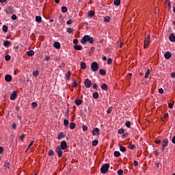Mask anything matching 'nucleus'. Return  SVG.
<instances>
[{
	"label": "nucleus",
	"instance_id": "26",
	"mask_svg": "<svg viewBox=\"0 0 175 175\" xmlns=\"http://www.w3.org/2000/svg\"><path fill=\"white\" fill-rule=\"evenodd\" d=\"M119 147H120V150L122 152H125L126 151V148L124 147L122 145H120Z\"/></svg>",
	"mask_w": 175,
	"mask_h": 175
},
{
	"label": "nucleus",
	"instance_id": "23",
	"mask_svg": "<svg viewBox=\"0 0 175 175\" xmlns=\"http://www.w3.org/2000/svg\"><path fill=\"white\" fill-rule=\"evenodd\" d=\"M94 16H95V12H94V11L90 10L88 12V17H90L91 18H92V17H94Z\"/></svg>",
	"mask_w": 175,
	"mask_h": 175
},
{
	"label": "nucleus",
	"instance_id": "14",
	"mask_svg": "<svg viewBox=\"0 0 175 175\" xmlns=\"http://www.w3.org/2000/svg\"><path fill=\"white\" fill-rule=\"evenodd\" d=\"M75 103L77 105V106H80V105L83 104V100L81 99L77 98L75 100Z\"/></svg>",
	"mask_w": 175,
	"mask_h": 175
},
{
	"label": "nucleus",
	"instance_id": "39",
	"mask_svg": "<svg viewBox=\"0 0 175 175\" xmlns=\"http://www.w3.org/2000/svg\"><path fill=\"white\" fill-rule=\"evenodd\" d=\"M3 166L5 167V169H10L9 166H10V163H5Z\"/></svg>",
	"mask_w": 175,
	"mask_h": 175
},
{
	"label": "nucleus",
	"instance_id": "40",
	"mask_svg": "<svg viewBox=\"0 0 175 175\" xmlns=\"http://www.w3.org/2000/svg\"><path fill=\"white\" fill-rule=\"evenodd\" d=\"M111 111H113V107H109L108 108V109L107 110V113L110 114V113H111Z\"/></svg>",
	"mask_w": 175,
	"mask_h": 175
},
{
	"label": "nucleus",
	"instance_id": "47",
	"mask_svg": "<svg viewBox=\"0 0 175 175\" xmlns=\"http://www.w3.org/2000/svg\"><path fill=\"white\" fill-rule=\"evenodd\" d=\"M123 173H124V171L122 170H119L117 172V174L118 175H122Z\"/></svg>",
	"mask_w": 175,
	"mask_h": 175
},
{
	"label": "nucleus",
	"instance_id": "4",
	"mask_svg": "<svg viewBox=\"0 0 175 175\" xmlns=\"http://www.w3.org/2000/svg\"><path fill=\"white\" fill-rule=\"evenodd\" d=\"M99 69V65H98V63L96 62H94L91 64V70L92 72H96Z\"/></svg>",
	"mask_w": 175,
	"mask_h": 175
},
{
	"label": "nucleus",
	"instance_id": "52",
	"mask_svg": "<svg viewBox=\"0 0 175 175\" xmlns=\"http://www.w3.org/2000/svg\"><path fill=\"white\" fill-rule=\"evenodd\" d=\"M5 61H10V55H5Z\"/></svg>",
	"mask_w": 175,
	"mask_h": 175
},
{
	"label": "nucleus",
	"instance_id": "1",
	"mask_svg": "<svg viewBox=\"0 0 175 175\" xmlns=\"http://www.w3.org/2000/svg\"><path fill=\"white\" fill-rule=\"evenodd\" d=\"M87 42H89L90 44H92V43H94V38L89 35L84 36L81 40V43H82V44H85Z\"/></svg>",
	"mask_w": 175,
	"mask_h": 175
},
{
	"label": "nucleus",
	"instance_id": "48",
	"mask_svg": "<svg viewBox=\"0 0 175 175\" xmlns=\"http://www.w3.org/2000/svg\"><path fill=\"white\" fill-rule=\"evenodd\" d=\"M173 106H174V101L172 102V103H170V104L168 105V107H169L170 109H173Z\"/></svg>",
	"mask_w": 175,
	"mask_h": 175
},
{
	"label": "nucleus",
	"instance_id": "61",
	"mask_svg": "<svg viewBox=\"0 0 175 175\" xmlns=\"http://www.w3.org/2000/svg\"><path fill=\"white\" fill-rule=\"evenodd\" d=\"M3 152V147L0 146V154Z\"/></svg>",
	"mask_w": 175,
	"mask_h": 175
},
{
	"label": "nucleus",
	"instance_id": "5",
	"mask_svg": "<svg viewBox=\"0 0 175 175\" xmlns=\"http://www.w3.org/2000/svg\"><path fill=\"white\" fill-rule=\"evenodd\" d=\"M55 152L57 154L58 158H62V154H64V152L59 146L56 147Z\"/></svg>",
	"mask_w": 175,
	"mask_h": 175
},
{
	"label": "nucleus",
	"instance_id": "35",
	"mask_svg": "<svg viewBox=\"0 0 175 175\" xmlns=\"http://www.w3.org/2000/svg\"><path fill=\"white\" fill-rule=\"evenodd\" d=\"M70 128L71 129H73L74 128H76V124H75V122H72L70 124Z\"/></svg>",
	"mask_w": 175,
	"mask_h": 175
},
{
	"label": "nucleus",
	"instance_id": "64",
	"mask_svg": "<svg viewBox=\"0 0 175 175\" xmlns=\"http://www.w3.org/2000/svg\"><path fill=\"white\" fill-rule=\"evenodd\" d=\"M171 77H172V78L175 77V72H172Z\"/></svg>",
	"mask_w": 175,
	"mask_h": 175
},
{
	"label": "nucleus",
	"instance_id": "63",
	"mask_svg": "<svg viewBox=\"0 0 175 175\" xmlns=\"http://www.w3.org/2000/svg\"><path fill=\"white\" fill-rule=\"evenodd\" d=\"M172 142L175 144V135L172 137Z\"/></svg>",
	"mask_w": 175,
	"mask_h": 175
},
{
	"label": "nucleus",
	"instance_id": "56",
	"mask_svg": "<svg viewBox=\"0 0 175 175\" xmlns=\"http://www.w3.org/2000/svg\"><path fill=\"white\" fill-rule=\"evenodd\" d=\"M12 20H17V16L16 14H13L12 16Z\"/></svg>",
	"mask_w": 175,
	"mask_h": 175
},
{
	"label": "nucleus",
	"instance_id": "46",
	"mask_svg": "<svg viewBox=\"0 0 175 175\" xmlns=\"http://www.w3.org/2000/svg\"><path fill=\"white\" fill-rule=\"evenodd\" d=\"M31 107L35 109V107H38V103H36V102H33L31 103Z\"/></svg>",
	"mask_w": 175,
	"mask_h": 175
},
{
	"label": "nucleus",
	"instance_id": "28",
	"mask_svg": "<svg viewBox=\"0 0 175 175\" xmlns=\"http://www.w3.org/2000/svg\"><path fill=\"white\" fill-rule=\"evenodd\" d=\"M113 155L116 158H118V157H121V153H120V152H118V151H115L113 153Z\"/></svg>",
	"mask_w": 175,
	"mask_h": 175
},
{
	"label": "nucleus",
	"instance_id": "54",
	"mask_svg": "<svg viewBox=\"0 0 175 175\" xmlns=\"http://www.w3.org/2000/svg\"><path fill=\"white\" fill-rule=\"evenodd\" d=\"M65 116L69 118V108H67V111L66 112Z\"/></svg>",
	"mask_w": 175,
	"mask_h": 175
},
{
	"label": "nucleus",
	"instance_id": "19",
	"mask_svg": "<svg viewBox=\"0 0 175 175\" xmlns=\"http://www.w3.org/2000/svg\"><path fill=\"white\" fill-rule=\"evenodd\" d=\"M27 55H29V57H32L33 55H35V52L33 51V50H30L27 52Z\"/></svg>",
	"mask_w": 175,
	"mask_h": 175
},
{
	"label": "nucleus",
	"instance_id": "58",
	"mask_svg": "<svg viewBox=\"0 0 175 175\" xmlns=\"http://www.w3.org/2000/svg\"><path fill=\"white\" fill-rule=\"evenodd\" d=\"M66 23H67L68 25H70V24H72V23H73V21L70 19Z\"/></svg>",
	"mask_w": 175,
	"mask_h": 175
},
{
	"label": "nucleus",
	"instance_id": "31",
	"mask_svg": "<svg viewBox=\"0 0 175 175\" xmlns=\"http://www.w3.org/2000/svg\"><path fill=\"white\" fill-rule=\"evenodd\" d=\"M98 139H95V140L92 141V145L94 147H95L96 146H98Z\"/></svg>",
	"mask_w": 175,
	"mask_h": 175
},
{
	"label": "nucleus",
	"instance_id": "11",
	"mask_svg": "<svg viewBox=\"0 0 175 175\" xmlns=\"http://www.w3.org/2000/svg\"><path fill=\"white\" fill-rule=\"evenodd\" d=\"M162 146L167 147L169 146V139L167 138H164L162 141Z\"/></svg>",
	"mask_w": 175,
	"mask_h": 175
},
{
	"label": "nucleus",
	"instance_id": "34",
	"mask_svg": "<svg viewBox=\"0 0 175 175\" xmlns=\"http://www.w3.org/2000/svg\"><path fill=\"white\" fill-rule=\"evenodd\" d=\"M105 23H109L110 22V16H105L104 17Z\"/></svg>",
	"mask_w": 175,
	"mask_h": 175
},
{
	"label": "nucleus",
	"instance_id": "8",
	"mask_svg": "<svg viewBox=\"0 0 175 175\" xmlns=\"http://www.w3.org/2000/svg\"><path fill=\"white\" fill-rule=\"evenodd\" d=\"M16 98H17V93L16 92V91L12 92V93L10 95V99L11 100H16Z\"/></svg>",
	"mask_w": 175,
	"mask_h": 175
},
{
	"label": "nucleus",
	"instance_id": "33",
	"mask_svg": "<svg viewBox=\"0 0 175 175\" xmlns=\"http://www.w3.org/2000/svg\"><path fill=\"white\" fill-rule=\"evenodd\" d=\"M64 126H68L69 125V120L67 119L64 120Z\"/></svg>",
	"mask_w": 175,
	"mask_h": 175
},
{
	"label": "nucleus",
	"instance_id": "3",
	"mask_svg": "<svg viewBox=\"0 0 175 175\" xmlns=\"http://www.w3.org/2000/svg\"><path fill=\"white\" fill-rule=\"evenodd\" d=\"M4 12L6 13V14H13V13H14V8H13L12 5H7Z\"/></svg>",
	"mask_w": 175,
	"mask_h": 175
},
{
	"label": "nucleus",
	"instance_id": "62",
	"mask_svg": "<svg viewBox=\"0 0 175 175\" xmlns=\"http://www.w3.org/2000/svg\"><path fill=\"white\" fill-rule=\"evenodd\" d=\"M159 94H163V89L162 88L159 89Z\"/></svg>",
	"mask_w": 175,
	"mask_h": 175
},
{
	"label": "nucleus",
	"instance_id": "6",
	"mask_svg": "<svg viewBox=\"0 0 175 175\" xmlns=\"http://www.w3.org/2000/svg\"><path fill=\"white\" fill-rule=\"evenodd\" d=\"M84 84L86 88H90L91 85H92V83H91V80L88 79H86L85 80Z\"/></svg>",
	"mask_w": 175,
	"mask_h": 175
},
{
	"label": "nucleus",
	"instance_id": "36",
	"mask_svg": "<svg viewBox=\"0 0 175 175\" xmlns=\"http://www.w3.org/2000/svg\"><path fill=\"white\" fill-rule=\"evenodd\" d=\"M62 12L63 13H66V12H68V8H66L65 6L62 7Z\"/></svg>",
	"mask_w": 175,
	"mask_h": 175
},
{
	"label": "nucleus",
	"instance_id": "25",
	"mask_svg": "<svg viewBox=\"0 0 175 175\" xmlns=\"http://www.w3.org/2000/svg\"><path fill=\"white\" fill-rule=\"evenodd\" d=\"M33 76L34 77H38V76H39V70H33Z\"/></svg>",
	"mask_w": 175,
	"mask_h": 175
},
{
	"label": "nucleus",
	"instance_id": "32",
	"mask_svg": "<svg viewBox=\"0 0 175 175\" xmlns=\"http://www.w3.org/2000/svg\"><path fill=\"white\" fill-rule=\"evenodd\" d=\"M124 132L125 130L124 129H120L118 131V133H119V135H124Z\"/></svg>",
	"mask_w": 175,
	"mask_h": 175
},
{
	"label": "nucleus",
	"instance_id": "51",
	"mask_svg": "<svg viewBox=\"0 0 175 175\" xmlns=\"http://www.w3.org/2000/svg\"><path fill=\"white\" fill-rule=\"evenodd\" d=\"M111 62H113V60L111 59V58H109L107 59V64L108 65H111Z\"/></svg>",
	"mask_w": 175,
	"mask_h": 175
},
{
	"label": "nucleus",
	"instance_id": "16",
	"mask_svg": "<svg viewBox=\"0 0 175 175\" xmlns=\"http://www.w3.org/2000/svg\"><path fill=\"white\" fill-rule=\"evenodd\" d=\"M70 76H72V72L70 71H68L65 75V77L66 80H70Z\"/></svg>",
	"mask_w": 175,
	"mask_h": 175
},
{
	"label": "nucleus",
	"instance_id": "27",
	"mask_svg": "<svg viewBox=\"0 0 175 175\" xmlns=\"http://www.w3.org/2000/svg\"><path fill=\"white\" fill-rule=\"evenodd\" d=\"M99 73L101 76H105L106 75V70L104 69H100Z\"/></svg>",
	"mask_w": 175,
	"mask_h": 175
},
{
	"label": "nucleus",
	"instance_id": "21",
	"mask_svg": "<svg viewBox=\"0 0 175 175\" xmlns=\"http://www.w3.org/2000/svg\"><path fill=\"white\" fill-rule=\"evenodd\" d=\"M75 50H77L80 51L81 50H83V46L81 45H75L74 46Z\"/></svg>",
	"mask_w": 175,
	"mask_h": 175
},
{
	"label": "nucleus",
	"instance_id": "50",
	"mask_svg": "<svg viewBox=\"0 0 175 175\" xmlns=\"http://www.w3.org/2000/svg\"><path fill=\"white\" fill-rule=\"evenodd\" d=\"M72 87H75V88H76V87H77V82L76 81V80L73 81Z\"/></svg>",
	"mask_w": 175,
	"mask_h": 175
},
{
	"label": "nucleus",
	"instance_id": "30",
	"mask_svg": "<svg viewBox=\"0 0 175 175\" xmlns=\"http://www.w3.org/2000/svg\"><path fill=\"white\" fill-rule=\"evenodd\" d=\"M93 98H94V99H98V98H99V94L98 93V92H94V94H93Z\"/></svg>",
	"mask_w": 175,
	"mask_h": 175
},
{
	"label": "nucleus",
	"instance_id": "55",
	"mask_svg": "<svg viewBox=\"0 0 175 175\" xmlns=\"http://www.w3.org/2000/svg\"><path fill=\"white\" fill-rule=\"evenodd\" d=\"M72 43H74V44L77 45V43H79V40L74 39L73 41H72Z\"/></svg>",
	"mask_w": 175,
	"mask_h": 175
},
{
	"label": "nucleus",
	"instance_id": "29",
	"mask_svg": "<svg viewBox=\"0 0 175 175\" xmlns=\"http://www.w3.org/2000/svg\"><path fill=\"white\" fill-rule=\"evenodd\" d=\"M81 69H85V68H87V64H85V63L81 62Z\"/></svg>",
	"mask_w": 175,
	"mask_h": 175
},
{
	"label": "nucleus",
	"instance_id": "45",
	"mask_svg": "<svg viewBox=\"0 0 175 175\" xmlns=\"http://www.w3.org/2000/svg\"><path fill=\"white\" fill-rule=\"evenodd\" d=\"M144 42H146V43H148H148H150V34L147 35V40H145Z\"/></svg>",
	"mask_w": 175,
	"mask_h": 175
},
{
	"label": "nucleus",
	"instance_id": "53",
	"mask_svg": "<svg viewBox=\"0 0 175 175\" xmlns=\"http://www.w3.org/2000/svg\"><path fill=\"white\" fill-rule=\"evenodd\" d=\"M161 142L162 141H161V139H156L154 141V143H156V144H161Z\"/></svg>",
	"mask_w": 175,
	"mask_h": 175
},
{
	"label": "nucleus",
	"instance_id": "42",
	"mask_svg": "<svg viewBox=\"0 0 175 175\" xmlns=\"http://www.w3.org/2000/svg\"><path fill=\"white\" fill-rule=\"evenodd\" d=\"M8 27L5 25H4L3 27H2V30H3V32H8Z\"/></svg>",
	"mask_w": 175,
	"mask_h": 175
},
{
	"label": "nucleus",
	"instance_id": "49",
	"mask_svg": "<svg viewBox=\"0 0 175 175\" xmlns=\"http://www.w3.org/2000/svg\"><path fill=\"white\" fill-rule=\"evenodd\" d=\"M25 137V135H24V134L19 136V139H20V140H21V142H23L24 140Z\"/></svg>",
	"mask_w": 175,
	"mask_h": 175
},
{
	"label": "nucleus",
	"instance_id": "60",
	"mask_svg": "<svg viewBox=\"0 0 175 175\" xmlns=\"http://www.w3.org/2000/svg\"><path fill=\"white\" fill-rule=\"evenodd\" d=\"M135 148V145L134 144H131L130 145V150H133Z\"/></svg>",
	"mask_w": 175,
	"mask_h": 175
},
{
	"label": "nucleus",
	"instance_id": "22",
	"mask_svg": "<svg viewBox=\"0 0 175 175\" xmlns=\"http://www.w3.org/2000/svg\"><path fill=\"white\" fill-rule=\"evenodd\" d=\"M113 5H115V6H120V5H121V0H114Z\"/></svg>",
	"mask_w": 175,
	"mask_h": 175
},
{
	"label": "nucleus",
	"instance_id": "10",
	"mask_svg": "<svg viewBox=\"0 0 175 175\" xmlns=\"http://www.w3.org/2000/svg\"><path fill=\"white\" fill-rule=\"evenodd\" d=\"M92 133L93 136H96V135H99V129L97 127L93 129Z\"/></svg>",
	"mask_w": 175,
	"mask_h": 175
},
{
	"label": "nucleus",
	"instance_id": "9",
	"mask_svg": "<svg viewBox=\"0 0 175 175\" xmlns=\"http://www.w3.org/2000/svg\"><path fill=\"white\" fill-rule=\"evenodd\" d=\"M164 57L165 59H170V58H172V53L170 51H166L164 54Z\"/></svg>",
	"mask_w": 175,
	"mask_h": 175
},
{
	"label": "nucleus",
	"instance_id": "38",
	"mask_svg": "<svg viewBox=\"0 0 175 175\" xmlns=\"http://www.w3.org/2000/svg\"><path fill=\"white\" fill-rule=\"evenodd\" d=\"M148 76H150V69H148L145 74V79H148Z\"/></svg>",
	"mask_w": 175,
	"mask_h": 175
},
{
	"label": "nucleus",
	"instance_id": "44",
	"mask_svg": "<svg viewBox=\"0 0 175 175\" xmlns=\"http://www.w3.org/2000/svg\"><path fill=\"white\" fill-rule=\"evenodd\" d=\"M125 125L127 128H131V121H126Z\"/></svg>",
	"mask_w": 175,
	"mask_h": 175
},
{
	"label": "nucleus",
	"instance_id": "12",
	"mask_svg": "<svg viewBox=\"0 0 175 175\" xmlns=\"http://www.w3.org/2000/svg\"><path fill=\"white\" fill-rule=\"evenodd\" d=\"M3 44L4 47H9V46H11L12 42L9 40H4Z\"/></svg>",
	"mask_w": 175,
	"mask_h": 175
},
{
	"label": "nucleus",
	"instance_id": "17",
	"mask_svg": "<svg viewBox=\"0 0 175 175\" xmlns=\"http://www.w3.org/2000/svg\"><path fill=\"white\" fill-rule=\"evenodd\" d=\"M101 88L102 90H103V91H107V90H109V86H107L106 83H103L101 85Z\"/></svg>",
	"mask_w": 175,
	"mask_h": 175
},
{
	"label": "nucleus",
	"instance_id": "57",
	"mask_svg": "<svg viewBox=\"0 0 175 175\" xmlns=\"http://www.w3.org/2000/svg\"><path fill=\"white\" fill-rule=\"evenodd\" d=\"M133 165L134 166H138L139 165V162H137V161H134Z\"/></svg>",
	"mask_w": 175,
	"mask_h": 175
},
{
	"label": "nucleus",
	"instance_id": "43",
	"mask_svg": "<svg viewBox=\"0 0 175 175\" xmlns=\"http://www.w3.org/2000/svg\"><path fill=\"white\" fill-rule=\"evenodd\" d=\"M73 29H72V27H68L67 28V32L68 33H72L73 32Z\"/></svg>",
	"mask_w": 175,
	"mask_h": 175
},
{
	"label": "nucleus",
	"instance_id": "24",
	"mask_svg": "<svg viewBox=\"0 0 175 175\" xmlns=\"http://www.w3.org/2000/svg\"><path fill=\"white\" fill-rule=\"evenodd\" d=\"M36 23H42V16H36Z\"/></svg>",
	"mask_w": 175,
	"mask_h": 175
},
{
	"label": "nucleus",
	"instance_id": "15",
	"mask_svg": "<svg viewBox=\"0 0 175 175\" xmlns=\"http://www.w3.org/2000/svg\"><path fill=\"white\" fill-rule=\"evenodd\" d=\"M53 47H55V49H61V44H59V42H55L53 43Z\"/></svg>",
	"mask_w": 175,
	"mask_h": 175
},
{
	"label": "nucleus",
	"instance_id": "37",
	"mask_svg": "<svg viewBox=\"0 0 175 175\" xmlns=\"http://www.w3.org/2000/svg\"><path fill=\"white\" fill-rule=\"evenodd\" d=\"M48 155L49 157H53L54 155V151L53 150H50L48 152Z\"/></svg>",
	"mask_w": 175,
	"mask_h": 175
},
{
	"label": "nucleus",
	"instance_id": "13",
	"mask_svg": "<svg viewBox=\"0 0 175 175\" xmlns=\"http://www.w3.org/2000/svg\"><path fill=\"white\" fill-rule=\"evenodd\" d=\"M5 81H7V83H10V81H12V75H6L5 77Z\"/></svg>",
	"mask_w": 175,
	"mask_h": 175
},
{
	"label": "nucleus",
	"instance_id": "59",
	"mask_svg": "<svg viewBox=\"0 0 175 175\" xmlns=\"http://www.w3.org/2000/svg\"><path fill=\"white\" fill-rule=\"evenodd\" d=\"M93 88H94V90H98V85H97L96 83H94V84L93 85Z\"/></svg>",
	"mask_w": 175,
	"mask_h": 175
},
{
	"label": "nucleus",
	"instance_id": "20",
	"mask_svg": "<svg viewBox=\"0 0 175 175\" xmlns=\"http://www.w3.org/2000/svg\"><path fill=\"white\" fill-rule=\"evenodd\" d=\"M63 137H65V135H64V132H60L57 135L58 140H61V139H63Z\"/></svg>",
	"mask_w": 175,
	"mask_h": 175
},
{
	"label": "nucleus",
	"instance_id": "18",
	"mask_svg": "<svg viewBox=\"0 0 175 175\" xmlns=\"http://www.w3.org/2000/svg\"><path fill=\"white\" fill-rule=\"evenodd\" d=\"M169 39L170 40V42H175V36L174 33H171L170 36H169Z\"/></svg>",
	"mask_w": 175,
	"mask_h": 175
},
{
	"label": "nucleus",
	"instance_id": "41",
	"mask_svg": "<svg viewBox=\"0 0 175 175\" xmlns=\"http://www.w3.org/2000/svg\"><path fill=\"white\" fill-rule=\"evenodd\" d=\"M82 129H83V132H85V131H88V126H87V125H85V124H83L82 126Z\"/></svg>",
	"mask_w": 175,
	"mask_h": 175
},
{
	"label": "nucleus",
	"instance_id": "7",
	"mask_svg": "<svg viewBox=\"0 0 175 175\" xmlns=\"http://www.w3.org/2000/svg\"><path fill=\"white\" fill-rule=\"evenodd\" d=\"M59 147L62 148V150H66L68 148V144L66 143V141H62Z\"/></svg>",
	"mask_w": 175,
	"mask_h": 175
},
{
	"label": "nucleus",
	"instance_id": "2",
	"mask_svg": "<svg viewBox=\"0 0 175 175\" xmlns=\"http://www.w3.org/2000/svg\"><path fill=\"white\" fill-rule=\"evenodd\" d=\"M110 168V165L109 163H105L100 168V172L103 174H106Z\"/></svg>",
	"mask_w": 175,
	"mask_h": 175
}]
</instances>
